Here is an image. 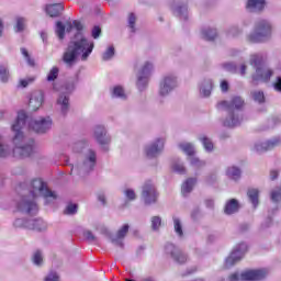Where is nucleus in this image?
Segmentation results:
<instances>
[{
  "mask_svg": "<svg viewBox=\"0 0 281 281\" xmlns=\"http://www.w3.org/2000/svg\"><path fill=\"white\" fill-rule=\"evenodd\" d=\"M175 16H178L181 21H188V5L178 2L171 7Z\"/></svg>",
  "mask_w": 281,
  "mask_h": 281,
  "instance_id": "obj_22",
  "label": "nucleus"
},
{
  "mask_svg": "<svg viewBox=\"0 0 281 281\" xmlns=\"http://www.w3.org/2000/svg\"><path fill=\"white\" fill-rule=\"evenodd\" d=\"M249 65L252 67L255 72L251 75L252 85H258V82H269L271 76H273V70L267 66V54L265 53H254L249 57Z\"/></svg>",
  "mask_w": 281,
  "mask_h": 281,
  "instance_id": "obj_5",
  "label": "nucleus"
},
{
  "mask_svg": "<svg viewBox=\"0 0 281 281\" xmlns=\"http://www.w3.org/2000/svg\"><path fill=\"white\" fill-rule=\"evenodd\" d=\"M111 97L117 98L119 100H126V91H124V88L122 86H114L111 89Z\"/></svg>",
  "mask_w": 281,
  "mask_h": 281,
  "instance_id": "obj_30",
  "label": "nucleus"
},
{
  "mask_svg": "<svg viewBox=\"0 0 281 281\" xmlns=\"http://www.w3.org/2000/svg\"><path fill=\"white\" fill-rule=\"evenodd\" d=\"M78 212V205L77 204H68L65 214L74 215Z\"/></svg>",
  "mask_w": 281,
  "mask_h": 281,
  "instance_id": "obj_56",
  "label": "nucleus"
},
{
  "mask_svg": "<svg viewBox=\"0 0 281 281\" xmlns=\"http://www.w3.org/2000/svg\"><path fill=\"white\" fill-rule=\"evenodd\" d=\"M10 155V147L8 145H3L0 139V157H8Z\"/></svg>",
  "mask_w": 281,
  "mask_h": 281,
  "instance_id": "obj_54",
  "label": "nucleus"
},
{
  "mask_svg": "<svg viewBox=\"0 0 281 281\" xmlns=\"http://www.w3.org/2000/svg\"><path fill=\"white\" fill-rule=\"evenodd\" d=\"M98 164V153L95 150L89 148L86 149L81 156L80 160L76 164V166L71 167L70 175H76L81 179L91 175L95 169V165Z\"/></svg>",
  "mask_w": 281,
  "mask_h": 281,
  "instance_id": "obj_6",
  "label": "nucleus"
},
{
  "mask_svg": "<svg viewBox=\"0 0 281 281\" xmlns=\"http://www.w3.org/2000/svg\"><path fill=\"white\" fill-rule=\"evenodd\" d=\"M267 278V271L262 269L257 270H246L241 272L240 277L238 273H233L228 277L229 281H260Z\"/></svg>",
  "mask_w": 281,
  "mask_h": 281,
  "instance_id": "obj_9",
  "label": "nucleus"
},
{
  "mask_svg": "<svg viewBox=\"0 0 281 281\" xmlns=\"http://www.w3.org/2000/svg\"><path fill=\"white\" fill-rule=\"evenodd\" d=\"M87 146H89V140L80 139V140L72 143L70 145V148H71L72 153H85L83 150H85V148H87Z\"/></svg>",
  "mask_w": 281,
  "mask_h": 281,
  "instance_id": "obj_28",
  "label": "nucleus"
},
{
  "mask_svg": "<svg viewBox=\"0 0 281 281\" xmlns=\"http://www.w3.org/2000/svg\"><path fill=\"white\" fill-rule=\"evenodd\" d=\"M25 23H27L25 18H18L16 19V24L14 26V32H16V33L24 32L25 31Z\"/></svg>",
  "mask_w": 281,
  "mask_h": 281,
  "instance_id": "obj_45",
  "label": "nucleus"
},
{
  "mask_svg": "<svg viewBox=\"0 0 281 281\" xmlns=\"http://www.w3.org/2000/svg\"><path fill=\"white\" fill-rule=\"evenodd\" d=\"M166 140L164 138H157L145 146V155L148 159H155L164 153V146Z\"/></svg>",
  "mask_w": 281,
  "mask_h": 281,
  "instance_id": "obj_15",
  "label": "nucleus"
},
{
  "mask_svg": "<svg viewBox=\"0 0 281 281\" xmlns=\"http://www.w3.org/2000/svg\"><path fill=\"white\" fill-rule=\"evenodd\" d=\"M240 211V203L236 199L227 200L224 205V214L232 216V214H237Z\"/></svg>",
  "mask_w": 281,
  "mask_h": 281,
  "instance_id": "obj_23",
  "label": "nucleus"
},
{
  "mask_svg": "<svg viewBox=\"0 0 281 281\" xmlns=\"http://www.w3.org/2000/svg\"><path fill=\"white\" fill-rule=\"evenodd\" d=\"M27 120V115L25 112H19L14 124L12 125V131L14 132L13 136V155L14 157H19L20 159H27V157H32L34 155V138H27L23 135V127L25 126V122Z\"/></svg>",
  "mask_w": 281,
  "mask_h": 281,
  "instance_id": "obj_3",
  "label": "nucleus"
},
{
  "mask_svg": "<svg viewBox=\"0 0 281 281\" xmlns=\"http://www.w3.org/2000/svg\"><path fill=\"white\" fill-rule=\"evenodd\" d=\"M97 199L100 203H102V205H106V195H104V193H98Z\"/></svg>",
  "mask_w": 281,
  "mask_h": 281,
  "instance_id": "obj_62",
  "label": "nucleus"
},
{
  "mask_svg": "<svg viewBox=\"0 0 281 281\" xmlns=\"http://www.w3.org/2000/svg\"><path fill=\"white\" fill-rule=\"evenodd\" d=\"M274 91L281 93V77H277L276 81L273 82Z\"/></svg>",
  "mask_w": 281,
  "mask_h": 281,
  "instance_id": "obj_61",
  "label": "nucleus"
},
{
  "mask_svg": "<svg viewBox=\"0 0 281 281\" xmlns=\"http://www.w3.org/2000/svg\"><path fill=\"white\" fill-rule=\"evenodd\" d=\"M43 100H44V94L43 91L36 90L33 93H31V98L29 101V106L33 111H38L41 106H43Z\"/></svg>",
  "mask_w": 281,
  "mask_h": 281,
  "instance_id": "obj_18",
  "label": "nucleus"
},
{
  "mask_svg": "<svg viewBox=\"0 0 281 281\" xmlns=\"http://www.w3.org/2000/svg\"><path fill=\"white\" fill-rule=\"evenodd\" d=\"M65 30H66L65 24H63V22L58 21L56 23L55 33L58 36L59 41H63V38H65Z\"/></svg>",
  "mask_w": 281,
  "mask_h": 281,
  "instance_id": "obj_43",
  "label": "nucleus"
},
{
  "mask_svg": "<svg viewBox=\"0 0 281 281\" xmlns=\"http://www.w3.org/2000/svg\"><path fill=\"white\" fill-rule=\"evenodd\" d=\"M20 52H21L22 56H24L27 65H30V67H34V65H35L34 59L32 57H30V53L24 47L20 48Z\"/></svg>",
  "mask_w": 281,
  "mask_h": 281,
  "instance_id": "obj_51",
  "label": "nucleus"
},
{
  "mask_svg": "<svg viewBox=\"0 0 281 281\" xmlns=\"http://www.w3.org/2000/svg\"><path fill=\"white\" fill-rule=\"evenodd\" d=\"M179 148L189 157L194 155V145L192 143H181L179 144Z\"/></svg>",
  "mask_w": 281,
  "mask_h": 281,
  "instance_id": "obj_36",
  "label": "nucleus"
},
{
  "mask_svg": "<svg viewBox=\"0 0 281 281\" xmlns=\"http://www.w3.org/2000/svg\"><path fill=\"white\" fill-rule=\"evenodd\" d=\"M280 145H281V138L276 137L263 143H256L252 150L255 153H267V150H273V148H277V146H280Z\"/></svg>",
  "mask_w": 281,
  "mask_h": 281,
  "instance_id": "obj_17",
  "label": "nucleus"
},
{
  "mask_svg": "<svg viewBox=\"0 0 281 281\" xmlns=\"http://www.w3.org/2000/svg\"><path fill=\"white\" fill-rule=\"evenodd\" d=\"M32 262L35 267H43V252L41 250L33 254Z\"/></svg>",
  "mask_w": 281,
  "mask_h": 281,
  "instance_id": "obj_42",
  "label": "nucleus"
},
{
  "mask_svg": "<svg viewBox=\"0 0 281 281\" xmlns=\"http://www.w3.org/2000/svg\"><path fill=\"white\" fill-rule=\"evenodd\" d=\"M27 229H33L34 232H45L47 229V223L43 218H31L29 220Z\"/></svg>",
  "mask_w": 281,
  "mask_h": 281,
  "instance_id": "obj_25",
  "label": "nucleus"
},
{
  "mask_svg": "<svg viewBox=\"0 0 281 281\" xmlns=\"http://www.w3.org/2000/svg\"><path fill=\"white\" fill-rule=\"evenodd\" d=\"M165 254L176 262V265H186L188 262V255L182 249L175 246L173 244H167L165 246Z\"/></svg>",
  "mask_w": 281,
  "mask_h": 281,
  "instance_id": "obj_12",
  "label": "nucleus"
},
{
  "mask_svg": "<svg viewBox=\"0 0 281 281\" xmlns=\"http://www.w3.org/2000/svg\"><path fill=\"white\" fill-rule=\"evenodd\" d=\"M150 223H151V231L159 232V229L161 228V216L159 215L151 216Z\"/></svg>",
  "mask_w": 281,
  "mask_h": 281,
  "instance_id": "obj_40",
  "label": "nucleus"
},
{
  "mask_svg": "<svg viewBox=\"0 0 281 281\" xmlns=\"http://www.w3.org/2000/svg\"><path fill=\"white\" fill-rule=\"evenodd\" d=\"M220 89L222 93H227L229 91V82H227V80H222L220 83Z\"/></svg>",
  "mask_w": 281,
  "mask_h": 281,
  "instance_id": "obj_60",
  "label": "nucleus"
},
{
  "mask_svg": "<svg viewBox=\"0 0 281 281\" xmlns=\"http://www.w3.org/2000/svg\"><path fill=\"white\" fill-rule=\"evenodd\" d=\"M271 36H273V25L269 20L262 19L257 21L254 31L246 35V43L249 45L268 43Z\"/></svg>",
  "mask_w": 281,
  "mask_h": 281,
  "instance_id": "obj_7",
  "label": "nucleus"
},
{
  "mask_svg": "<svg viewBox=\"0 0 281 281\" xmlns=\"http://www.w3.org/2000/svg\"><path fill=\"white\" fill-rule=\"evenodd\" d=\"M199 142H201L204 150L206 153H213L214 151V143L212 142V138L205 136V135H200L199 136Z\"/></svg>",
  "mask_w": 281,
  "mask_h": 281,
  "instance_id": "obj_27",
  "label": "nucleus"
},
{
  "mask_svg": "<svg viewBox=\"0 0 281 281\" xmlns=\"http://www.w3.org/2000/svg\"><path fill=\"white\" fill-rule=\"evenodd\" d=\"M267 5V0H247L246 10L248 12H263Z\"/></svg>",
  "mask_w": 281,
  "mask_h": 281,
  "instance_id": "obj_21",
  "label": "nucleus"
},
{
  "mask_svg": "<svg viewBox=\"0 0 281 281\" xmlns=\"http://www.w3.org/2000/svg\"><path fill=\"white\" fill-rule=\"evenodd\" d=\"M66 32H71L74 27L77 30V34L75 35V41H70L66 50L63 55V61L67 67H74L78 61V56H81V60H87L91 53L93 52L94 44L93 42H89L86 37H82V30L85 26L78 20H75L72 23H66Z\"/></svg>",
  "mask_w": 281,
  "mask_h": 281,
  "instance_id": "obj_1",
  "label": "nucleus"
},
{
  "mask_svg": "<svg viewBox=\"0 0 281 281\" xmlns=\"http://www.w3.org/2000/svg\"><path fill=\"white\" fill-rule=\"evenodd\" d=\"M171 168L173 172H177L178 175H186V166L183 165V161L179 158H175L171 162Z\"/></svg>",
  "mask_w": 281,
  "mask_h": 281,
  "instance_id": "obj_29",
  "label": "nucleus"
},
{
  "mask_svg": "<svg viewBox=\"0 0 281 281\" xmlns=\"http://www.w3.org/2000/svg\"><path fill=\"white\" fill-rule=\"evenodd\" d=\"M245 254H247V245L245 243L238 244L234 250L232 251L231 256L225 260L226 269L234 267L236 262H240L243 260Z\"/></svg>",
  "mask_w": 281,
  "mask_h": 281,
  "instance_id": "obj_14",
  "label": "nucleus"
},
{
  "mask_svg": "<svg viewBox=\"0 0 281 281\" xmlns=\"http://www.w3.org/2000/svg\"><path fill=\"white\" fill-rule=\"evenodd\" d=\"M135 23H137V15H135V13H130L127 16V26L130 27L133 34L137 32V29L135 27Z\"/></svg>",
  "mask_w": 281,
  "mask_h": 281,
  "instance_id": "obj_39",
  "label": "nucleus"
},
{
  "mask_svg": "<svg viewBox=\"0 0 281 281\" xmlns=\"http://www.w3.org/2000/svg\"><path fill=\"white\" fill-rule=\"evenodd\" d=\"M240 34H243V29L238 26H231L227 32V35L231 36L232 38H238Z\"/></svg>",
  "mask_w": 281,
  "mask_h": 281,
  "instance_id": "obj_47",
  "label": "nucleus"
},
{
  "mask_svg": "<svg viewBox=\"0 0 281 281\" xmlns=\"http://www.w3.org/2000/svg\"><path fill=\"white\" fill-rule=\"evenodd\" d=\"M52 117L46 116V117H40L36 120H32L29 123V128L31 131H34V133H38L40 135H43L47 133V131L52 130Z\"/></svg>",
  "mask_w": 281,
  "mask_h": 281,
  "instance_id": "obj_13",
  "label": "nucleus"
},
{
  "mask_svg": "<svg viewBox=\"0 0 281 281\" xmlns=\"http://www.w3.org/2000/svg\"><path fill=\"white\" fill-rule=\"evenodd\" d=\"M45 10L48 16H50L52 19H56L63 14L65 5H63V3L47 4Z\"/></svg>",
  "mask_w": 281,
  "mask_h": 281,
  "instance_id": "obj_24",
  "label": "nucleus"
},
{
  "mask_svg": "<svg viewBox=\"0 0 281 281\" xmlns=\"http://www.w3.org/2000/svg\"><path fill=\"white\" fill-rule=\"evenodd\" d=\"M140 199L145 203V205H155L157 203V199H159V192H157V188L153 182L147 181L144 183Z\"/></svg>",
  "mask_w": 281,
  "mask_h": 281,
  "instance_id": "obj_11",
  "label": "nucleus"
},
{
  "mask_svg": "<svg viewBox=\"0 0 281 281\" xmlns=\"http://www.w3.org/2000/svg\"><path fill=\"white\" fill-rule=\"evenodd\" d=\"M205 206L212 210L214 207V200L212 199L205 200Z\"/></svg>",
  "mask_w": 281,
  "mask_h": 281,
  "instance_id": "obj_63",
  "label": "nucleus"
},
{
  "mask_svg": "<svg viewBox=\"0 0 281 281\" xmlns=\"http://www.w3.org/2000/svg\"><path fill=\"white\" fill-rule=\"evenodd\" d=\"M83 237L86 238L87 241H89L93 245H98V237L93 234V232L85 231Z\"/></svg>",
  "mask_w": 281,
  "mask_h": 281,
  "instance_id": "obj_48",
  "label": "nucleus"
},
{
  "mask_svg": "<svg viewBox=\"0 0 281 281\" xmlns=\"http://www.w3.org/2000/svg\"><path fill=\"white\" fill-rule=\"evenodd\" d=\"M61 115H67L71 104L69 103V95L67 93H61L57 98L56 102Z\"/></svg>",
  "mask_w": 281,
  "mask_h": 281,
  "instance_id": "obj_20",
  "label": "nucleus"
},
{
  "mask_svg": "<svg viewBox=\"0 0 281 281\" xmlns=\"http://www.w3.org/2000/svg\"><path fill=\"white\" fill-rule=\"evenodd\" d=\"M150 71H153V64L149 61H146L142 66L140 71H138L137 75L143 76L145 78H150Z\"/></svg>",
  "mask_w": 281,
  "mask_h": 281,
  "instance_id": "obj_35",
  "label": "nucleus"
},
{
  "mask_svg": "<svg viewBox=\"0 0 281 281\" xmlns=\"http://www.w3.org/2000/svg\"><path fill=\"white\" fill-rule=\"evenodd\" d=\"M136 87L139 91H144L148 87V77L137 75Z\"/></svg>",
  "mask_w": 281,
  "mask_h": 281,
  "instance_id": "obj_38",
  "label": "nucleus"
},
{
  "mask_svg": "<svg viewBox=\"0 0 281 281\" xmlns=\"http://www.w3.org/2000/svg\"><path fill=\"white\" fill-rule=\"evenodd\" d=\"M115 56V47L113 45L109 46L102 54V60H111Z\"/></svg>",
  "mask_w": 281,
  "mask_h": 281,
  "instance_id": "obj_44",
  "label": "nucleus"
},
{
  "mask_svg": "<svg viewBox=\"0 0 281 281\" xmlns=\"http://www.w3.org/2000/svg\"><path fill=\"white\" fill-rule=\"evenodd\" d=\"M13 225L14 227H24V229H27V226L30 225V220L16 218Z\"/></svg>",
  "mask_w": 281,
  "mask_h": 281,
  "instance_id": "obj_52",
  "label": "nucleus"
},
{
  "mask_svg": "<svg viewBox=\"0 0 281 281\" xmlns=\"http://www.w3.org/2000/svg\"><path fill=\"white\" fill-rule=\"evenodd\" d=\"M222 67L225 71H229V74H236L238 71V66L232 61L222 64Z\"/></svg>",
  "mask_w": 281,
  "mask_h": 281,
  "instance_id": "obj_50",
  "label": "nucleus"
},
{
  "mask_svg": "<svg viewBox=\"0 0 281 281\" xmlns=\"http://www.w3.org/2000/svg\"><path fill=\"white\" fill-rule=\"evenodd\" d=\"M101 34H102V29H100V26H93L91 31L92 38H100Z\"/></svg>",
  "mask_w": 281,
  "mask_h": 281,
  "instance_id": "obj_59",
  "label": "nucleus"
},
{
  "mask_svg": "<svg viewBox=\"0 0 281 281\" xmlns=\"http://www.w3.org/2000/svg\"><path fill=\"white\" fill-rule=\"evenodd\" d=\"M239 74H240V76H245L247 74V66H246V64H241V66L239 68Z\"/></svg>",
  "mask_w": 281,
  "mask_h": 281,
  "instance_id": "obj_64",
  "label": "nucleus"
},
{
  "mask_svg": "<svg viewBox=\"0 0 281 281\" xmlns=\"http://www.w3.org/2000/svg\"><path fill=\"white\" fill-rule=\"evenodd\" d=\"M44 281H60V277L56 272H50L47 274Z\"/></svg>",
  "mask_w": 281,
  "mask_h": 281,
  "instance_id": "obj_58",
  "label": "nucleus"
},
{
  "mask_svg": "<svg viewBox=\"0 0 281 281\" xmlns=\"http://www.w3.org/2000/svg\"><path fill=\"white\" fill-rule=\"evenodd\" d=\"M59 72L60 69H58V67H53L46 77L47 82H54V80L58 78Z\"/></svg>",
  "mask_w": 281,
  "mask_h": 281,
  "instance_id": "obj_46",
  "label": "nucleus"
},
{
  "mask_svg": "<svg viewBox=\"0 0 281 281\" xmlns=\"http://www.w3.org/2000/svg\"><path fill=\"white\" fill-rule=\"evenodd\" d=\"M226 175L228 177V179H233V181H238V179H240V168L238 167H228L226 170Z\"/></svg>",
  "mask_w": 281,
  "mask_h": 281,
  "instance_id": "obj_32",
  "label": "nucleus"
},
{
  "mask_svg": "<svg viewBox=\"0 0 281 281\" xmlns=\"http://www.w3.org/2000/svg\"><path fill=\"white\" fill-rule=\"evenodd\" d=\"M123 194L126 196L127 200L130 201H135V199H137V194L135 193V191L133 189H125L123 191Z\"/></svg>",
  "mask_w": 281,
  "mask_h": 281,
  "instance_id": "obj_53",
  "label": "nucleus"
},
{
  "mask_svg": "<svg viewBox=\"0 0 281 281\" xmlns=\"http://www.w3.org/2000/svg\"><path fill=\"white\" fill-rule=\"evenodd\" d=\"M190 165L193 166V168H203L205 167V161L199 159L198 157L191 156L189 158Z\"/></svg>",
  "mask_w": 281,
  "mask_h": 281,
  "instance_id": "obj_49",
  "label": "nucleus"
},
{
  "mask_svg": "<svg viewBox=\"0 0 281 281\" xmlns=\"http://www.w3.org/2000/svg\"><path fill=\"white\" fill-rule=\"evenodd\" d=\"M9 74L5 67L0 66V80L1 82H8Z\"/></svg>",
  "mask_w": 281,
  "mask_h": 281,
  "instance_id": "obj_55",
  "label": "nucleus"
},
{
  "mask_svg": "<svg viewBox=\"0 0 281 281\" xmlns=\"http://www.w3.org/2000/svg\"><path fill=\"white\" fill-rule=\"evenodd\" d=\"M32 82H34V77H29L25 79H21L20 80V87H22V89L27 88V86L32 85Z\"/></svg>",
  "mask_w": 281,
  "mask_h": 281,
  "instance_id": "obj_57",
  "label": "nucleus"
},
{
  "mask_svg": "<svg viewBox=\"0 0 281 281\" xmlns=\"http://www.w3.org/2000/svg\"><path fill=\"white\" fill-rule=\"evenodd\" d=\"M76 85H78V76H76V78L72 80H68L65 83L64 89L67 93H72L76 89Z\"/></svg>",
  "mask_w": 281,
  "mask_h": 281,
  "instance_id": "obj_41",
  "label": "nucleus"
},
{
  "mask_svg": "<svg viewBox=\"0 0 281 281\" xmlns=\"http://www.w3.org/2000/svg\"><path fill=\"white\" fill-rule=\"evenodd\" d=\"M247 196L250 201V203L254 205V207H258V196H259V191L258 189H249L247 192Z\"/></svg>",
  "mask_w": 281,
  "mask_h": 281,
  "instance_id": "obj_34",
  "label": "nucleus"
},
{
  "mask_svg": "<svg viewBox=\"0 0 281 281\" xmlns=\"http://www.w3.org/2000/svg\"><path fill=\"white\" fill-rule=\"evenodd\" d=\"M43 196L45 204L54 203L58 195L49 190L47 183L41 179H34L30 183V194L22 195L16 200V210L22 214H38V203H36V198Z\"/></svg>",
  "mask_w": 281,
  "mask_h": 281,
  "instance_id": "obj_2",
  "label": "nucleus"
},
{
  "mask_svg": "<svg viewBox=\"0 0 281 281\" xmlns=\"http://www.w3.org/2000/svg\"><path fill=\"white\" fill-rule=\"evenodd\" d=\"M177 87H179L177 77L175 75H166L159 81L158 95H160V98H167V95H170Z\"/></svg>",
  "mask_w": 281,
  "mask_h": 281,
  "instance_id": "obj_10",
  "label": "nucleus"
},
{
  "mask_svg": "<svg viewBox=\"0 0 281 281\" xmlns=\"http://www.w3.org/2000/svg\"><path fill=\"white\" fill-rule=\"evenodd\" d=\"M213 89H214V81H212V79H203L199 83L200 98H210L212 95Z\"/></svg>",
  "mask_w": 281,
  "mask_h": 281,
  "instance_id": "obj_19",
  "label": "nucleus"
},
{
  "mask_svg": "<svg viewBox=\"0 0 281 281\" xmlns=\"http://www.w3.org/2000/svg\"><path fill=\"white\" fill-rule=\"evenodd\" d=\"M194 186H196V179L195 178H189L187 179L182 187H181V193L183 196H188L192 190H194Z\"/></svg>",
  "mask_w": 281,
  "mask_h": 281,
  "instance_id": "obj_26",
  "label": "nucleus"
},
{
  "mask_svg": "<svg viewBox=\"0 0 281 281\" xmlns=\"http://www.w3.org/2000/svg\"><path fill=\"white\" fill-rule=\"evenodd\" d=\"M131 229V226L128 224H124L122 227L119 228L116 234L111 233L109 229L104 228L103 234L106 236V238L114 245L115 247H121V249H124V238L128 235V231Z\"/></svg>",
  "mask_w": 281,
  "mask_h": 281,
  "instance_id": "obj_8",
  "label": "nucleus"
},
{
  "mask_svg": "<svg viewBox=\"0 0 281 281\" xmlns=\"http://www.w3.org/2000/svg\"><path fill=\"white\" fill-rule=\"evenodd\" d=\"M245 106V99L241 97H233L229 101H222L217 103V109H224L227 112V117L224 120V126L227 128H234L235 126H240L243 122V116H240V111Z\"/></svg>",
  "mask_w": 281,
  "mask_h": 281,
  "instance_id": "obj_4",
  "label": "nucleus"
},
{
  "mask_svg": "<svg viewBox=\"0 0 281 281\" xmlns=\"http://www.w3.org/2000/svg\"><path fill=\"white\" fill-rule=\"evenodd\" d=\"M251 99L258 104H265V92L262 90H254L250 92Z\"/></svg>",
  "mask_w": 281,
  "mask_h": 281,
  "instance_id": "obj_37",
  "label": "nucleus"
},
{
  "mask_svg": "<svg viewBox=\"0 0 281 281\" xmlns=\"http://www.w3.org/2000/svg\"><path fill=\"white\" fill-rule=\"evenodd\" d=\"M217 32H216V29H203L201 31V36L204 41H214V38H216L217 36Z\"/></svg>",
  "mask_w": 281,
  "mask_h": 281,
  "instance_id": "obj_31",
  "label": "nucleus"
},
{
  "mask_svg": "<svg viewBox=\"0 0 281 281\" xmlns=\"http://www.w3.org/2000/svg\"><path fill=\"white\" fill-rule=\"evenodd\" d=\"M93 139L99 146H109L111 144V135L104 125H95L93 127Z\"/></svg>",
  "mask_w": 281,
  "mask_h": 281,
  "instance_id": "obj_16",
  "label": "nucleus"
},
{
  "mask_svg": "<svg viewBox=\"0 0 281 281\" xmlns=\"http://www.w3.org/2000/svg\"><path fill=\"white\" fill-rule=\"evenodd\" d=\"M172 221H173V229L177 236H179V238H183V224L181 223V218L173 216Z\"/></svg>",
  "mask_w": 281,
  "mask_h": 281,
  "instance_id": "obj_33",
  "label": "nucleus"
}]
</instances>
